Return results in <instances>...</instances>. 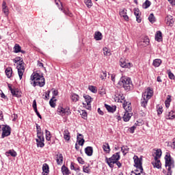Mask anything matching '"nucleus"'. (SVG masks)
Masks as SVG:
<instances>
[{"instance_id": "obj_1", "label": "nucleus", "mask_w": 175, "mask_h": 175, "mask_svg": "<svg viewBox=\"0 0 175 175\" xmlns=\"http://www.w3.org/2000/svg\"><path fill=\"white\" fill-rule=\"evenodd\" d=\"M118 85H120V87H123L126 91H131V90L133 88L132 80L127 77H122L118 81Z\"/></svg>"}, {"instance_id": "obj_2", "label": "nucleus", "mask_w": 175, "mask_h": 175, "mask_svg": "<svg viewBox=\"0 0 175 175\" xmlns=\"http://www.w3.org/2000/svg\"><path fill=\"white\" fill-rule=\"evenodd\" d=\"M31 80L33 81V87H36V85L44 87V77L39 75V73L33 72L31 76Z\"/></svg>"}, {"instance_id": "obj_3", "label": "nucleus", "mask_w": 175, "mask_h": 175, "mask_svg": "<svg viewBox=\"0 0 175 175\" xmlns=\"http://www.w3.org/2000/svg\"><path fill=\"white\" fill-rule=\"evenodd\" d=\"M165 167L167 170V175H172V169H174V160L172 158L170 153H167L165 156Z\"/></svg>"}, {"instance_id": "obj_4", "label": "nucleus", "mask_w": 175, "mask_h": 175, "mask_svg": "<svg viewBox=\"0 0 175 175\" xmlns=\"http://www.w3.org/2000/svg\"><path fill=\"white\" fill-rule=\"evenodd\" d=\"M120 152H118L113 154L111 157L108 158L107 157H105V162H107V165L113 169L114 167V164L117 161H120Z\"/></svg>"}, {"instance_id": "obj_5", "label": "nucleus", "mask_w": 175, "mask_h": 175, "mask_svg": "<svg viewBox=\"0 0 175 175\" xmlns=\"http://www.w3.org/2000/svg\"><path fill=\"white\" fill-rule=\"evenodd\" d=\"M15 59L18 62V66H17L18 74L20 80H21V79H23V75H24V72H25V68H24V61L23 60V58L20 57H17Z\"/></svg>"}, {"instance_id": "obj_6", "label": "nucleus", "mask_w": 175, "mask_h": 175, "mask_svg": "<svg viewBox=\"0 0 175 175\" xmlns=\"http://www.w3.org/2000/svg\"><path fill=\"white\" fill-rule=\"evenodd\" d=\"M123 108L124 109L126 113H124L122 117L124 122H128L131 120V113H129V111L132 110V107H131V103H123Z\"/></svg>"}, {"instance_id": "obj_7", "label": "nucleus", "mask_w": 175, "mask_h": 175, "mask_svg": "<svg viewBox=\"0 0 175 175\" xmlns=\"http://www.w3.org/2000/svg\"><path fill=\"white\" fill-rule=\"evenodd\" d=\"M114 100L115 102H118L119 103H122V102H124V103H126L127 102L125 101V97L124 96V94H122V92H120V91H117L116 92V94L114 96Z\"/></svg>"}, {"instance_id": "obj_8", "label": "nucleus", "mask_w": 175, "mask_h": 175, "mask_svg": "<svg viewBox=\"0 0 175 175\" xmlns=\"http://www.w3.org/2000/svg\"><path fill=\"white\" fill-rule=\"evenodd\" d=\"M2 134L1 137L4 139V137H8V136H10V133H12V129L8 125H3L2 127Z\"/></svg>"}, {"instance_id": "obj_9", "label": "nucleus", "mask_w": 175, "mask_h": 175, "mask_svg": "<svg viewBox=\"0 0 175 175\" xmlns=\"http://www.w3.org/2000/svg\"><path fill=\"white\" fill-rule=\"evenodd\" d=\"M8 88L12 95V96H15L16 98H21V92L18 88H12L10 84H8Z\"/></svg>"}, {"instance_id": "obj_10", "label": "nucleus", "mask_w": 175, "mask_h": 175, "mask_svg": "<svg viewBox=\"0 0 175 175\" xmlns=\"http://www.w3.org/2000/svg\"><path fill=\"white\" fill-rule=\"evenodd\" d=\"M119 62L121 68H125L129 69V68H132L133 66L131 62H128L127 59H125L124 58H121Z\"/></svg>"}, {"instance_id": "obj_11", "label": "nucleus", "mask_w": 175, "mask_h": 175, "mask_svg": "<svg viewBox=\"0 0 175 175\" xmlns=\"http://www.w3.org/2000/svg\"><path fill=\"white\" fill-rule=\"evenodd\" d=\"M135 166L137 169H139L141 172H143V166L142 165V159H139L137 156L133 157Z\"/></svg>"}, {"instance_id": "obj_12", "label": "nucleus", "mask_w": 175, "mask_h": 175, "mask_svg": "<svg viewBox=\"0 0 175 175\" xmlns=\"http://www.w3.org/2000/svg\"><path fill=\"white\" fill-rule=\"evenodd\" d=\"M152 90H151L150 88H148V89L142 94V96L150 100L151 99V96H152Z\"/></svg>"}, {"instance_id": "obj_13", "label": "nucleus", "mask_w": 175, "mask_h": 175, "mask_svg": "<svg viewBox=\"0 0 175 175\" xmlns=\"http://www.w3.org/2000/svg\"><path fill=\"white\" fill-rule=\"evenodd\" d=\"M57 114L59 116H65L66 114H69V111H66V109H64L62 105H59L57 110Z\"/></svg>"}, {"instance_id": "obj_14", "label": "nucleus", "mask_w": 175, "mask_h": 175, "mask_svg": "<svg viewBox=\"0 0 175 175\" xmlns=\"http://www.w3.org/2000/svg\"><path fill=\"white\" fill-rule=\"evenodd\" d=\"M77 142L79 146H84L85 140H84V136L82 134L77 133Z\"/></svg>"}, {"instance_id": "obj_15", "label": "nucleus", "mask_w": 175, "mask_h": 175, "mask_svg": "<svg viewBox=\"0 0 175 175\" xmlns=\"http://www.w3.org/2000/svg\"><path fill=\"white\" fill-rule=\"evenodd\" d=\"M148 44H150V39L148 38H144L138 42V46L141 47H146Z\"/></svg>"}, {"instance_id": "obj_16", "label": "nucleus", "mask_w": 175, "mask_h": 175, "mask_svg": "<svg viewBox=\"0 0 175 175\" xmlns=\"http://www.w3.org/2000/svg\"><path fill=\"white\" fill-rule=\"evenodd\" d=\"M152 165H153V167H157V169L162 168V164L161 163V160H159V159H154V161L152 162Z\"/></svg>"}, {"instance_id": "obj_17", "label": "nucleus", "mask_w": 175, "mask_h": 175, "mask_svg": "<svg viewBox=\"0 0 175 175\" xmlns=\"http://www.w3.org/2000/svg\"><path fill=\"white\" fill-rule=\"evenodd\" d=\"M126 9H123V10H121L120 11V17H123V18L126 21H128V20H129V16H128V15L126 14Z\"/></svg>"}, {"instance_id": "obj_18", "label": "nucleus", "mask_w": 175, "mask_h": 175, "mask_svg": "<svg viewBox=\"0 0 175 175\" xmlns=\"http://www.w3.org/2000/svg\"><path fill=\"white\" fill-rule=\"evenodd\" d=\"M105 107L109 113H114V111L117 110V107L116 105L110 106L107 104H105Z\"/></svg>"}, {"instance_id": "obj_19", "label": "nucleus", "mask_w": 175, "mask_h": 175, "mask_svg": "<svg viewBox=\"0 0 175 175\" xmlns=\"http://www.w3.org/2000/svg\"><path fill=\"white\" fill-rule=\"evenodd\" d=\"M85 152L88 157H92V154H94V148L92 146H88L85 148Z\"/></svg>"}, {"instance_id": "obj_20", "label": "nucleus", "mask_w": 175, "mask_h": 175, "mask_svg": "<svg viewBox=\"0 0 175 175\" xmlns=\"http://www.w3.org/2000/svg\"><path fill=\"white\" fill-rule=\"evenodd\" d=\"M134 10V14L136 16V20L137 23H142V18H140V12L139 10V8H135Z\"/></svg>"}, {"instance_id": "obj_21", "label": "nucleus", "mask_w": 175, "mask_h": 175, "mask_svg": "<svg viewBox=\"0 0 175 175\" xmlns=\"http://www.w3.org/2000/svg\"><path fill=\"white\" fill-rule=\"evenodd\" d=\"M148 100H149L148 98L142 96V98L141 99V106H142V107H144V109H146V107H147Z\"/></svg>"}, {"instance_id": "obj_22", "label": "nucleus", "mask_w": 175, "mask_h": 175, "mask_svg": "<svg viewBox=\"0 0 175 175\" xmlns=\"http://www.w3.org/2000/svg\"><path fill=\"white\" fill-rule=\"evenodd\" d=\"M166 120H173L175 118V112L173 111H170L165 115Z\"/></svg>"}, {"instance_id": "obj_23", "label": "nucleus", "mask_w": 175, "mask_h": 175, "mask_svg": "<svg viewBox=\"0 0 175 175\" xmlns=\"http://www.w3.org/2000/svg\"><path fill=\"white\" fill-rule=\"evenodd\" d=\"M2 10L4 12V14H5V16H8L9 15V8H8V6H6V1H3L2 3Z\"/></svg>"}, {"instance_id": "obj_24", "label": "nucleus", "mask_w": 175, "mask_h": 175, "mask_svg": "<svg viewBox=\"0 0 175 175\" xmlns=\"http://www.w3.org/2000/svg\"><path fill=\"white\" fill-rule=\"evenodd\" d=\"M62 173L63 175H69L70 174V171L68 167L65 166V165L62 167Z\"/></svg>"}, {"instance_id": "obj_25", "label": "nucleus", "mask_w": 175, "mask_h": 175, "mask_svg": "<svg viewBox=\"0 0 175 175\" xmlns=\"http://www.w3.org/2000/svg\"><path fill=\"white\" fill-rule=\"evenodd\" d=\"M64 139L67 142H69V140H70V133H69V130L68 129L64 130Z\"/></svg>"}, {"instance_id": "obj_26", "label": "nucleus", "mask_w": 175, "mask_h": 175, "mask_svg": "<svg viewBox=\"0 0 175 175\" xmlns=\"http://www.w3.org/2000/svg\"><path fill=\"white\" fill-rule=\"evenodd\" d=\"M162 32H161V31H157L155 34V40L157 42H162Z\"/></svg>"}, {"instance_id": "obj_27", "label": "nucleus", "mask_w": 175, "mask_h": 175, "mask_svg": "<svg viewBox=\"0 0 175 175\" xmlns=\"http://www.w3.org/2000/svg\"><path fill=\"white\" fill-rule=\"evenodd\" d=\"M103 38V36L102 35V33H100V31H96L94 33L95 40H102Z\"/></svg>"}, {"instance_id": "obj_28", "label": "nucleus", "mask_w": 175, "mask_h": 175, "mask_svg": "<svg viewBox=\"0 0 175 175\" xmlns=\"http://www.w3.org/2000/svg\"><path fill=\"white\" fill-rule=\"evenodd\" d=\"M5 75L8 79H10L12 77V75L13 73V70L11 67H8L5 69Z\"/></svg>"}, {"instance_id": "obj_29", "label": "nucleus", "mask_w": 175, "mask_h": 175, "mask_svg": "<svg viewBox=\"0 0 175 175\" xmlns=\"http://www.w3.org/2000/svg\"><path fill=\"white\" fill-rule=\"evenodd\" d=\"M56 161L57 165H62V162H64V156H62V154H57Z\"/></svg>"}, {"instance_id": "obj_30", "label": "nucleus", "mask_w": 175, "mask_h": 175, "mask_svg": "<svg viewBox=\"0 0 175 175\" xmlns=\"http://www.w3.org/2000/svg\"><path fill=\"white\" fill-rule=\"evenodd\" d=\"M154 154H155L154 159H159L161 157H162V150L161 149L156 150V152H154Z\"/></svg>"}, {"instance_id": "obj_31", "label": "nucleus", "mask_w": 175, "mask_h": 175, "mask_svg": "<svg viewBox=\"0 0 175 175\" xmlns=\"http://www.w3.org/2000/svg\"><path fill=\"white\" fill-rule=\"evenodd\" d=\"M166 21H167V25H170V27H172V25H173V23H174V21L173 20V16H167L166 18Z\"/></svg>"}, {"instance_id": "obj_32", "label": "nucleus", "mask_w": 175, "mask_h": 175, "mask_svg": "<svg viewBox=\"0 0 175 175\" xmlns=\"http://www.w3.org/2000/svg\"><path fill=\"white\" fill-rule=\"evenodd\" d=\"M161 64H162V60H161V59H155L153 61V66H155V68L160 66Z\"/></svg>"}, {"instance_id": "obj_33", "label": "nucleus", "mask_w": 175, "mask_h": 175, "mask_svg": "<svg viewBox=\"0 0 175 175\" xmlns=\"http://www.w3.org/2000/svg\"><path fill=\"white\" fill-rule=\"evenodd\" d=\"M42 171L44 172V173H46V174H47V173H49L50 172V167H49V164H47V163L43 164Z\"/></svg>"}, {"instance_id": "obj_34", "label": "nucleus", "mask_w": 175, "mask_h": 175, "mask_svg": "<svg viewBox=\"0 0 175 175\" xmlns=\"http://www.w3.org/2000/svg\"><path fill=\"white\" fill-rule=\"evenodd\" d=\"M172 102V96L170 95H168L167 96V99L165 101V107L168 108L170 106V103Z\"/></svg>"}, {"instance_id": "obj_35", "label": "nucleus", "mask_w": 175, "mask_h": 175, "mask_svg": "<svg viewBox=\"0 0 175 175\" xmlns=\"http://www.w3.org/2000/svg\"><path fill=\"white\" fill-rule=\"evenodd\" d=\"M36 142L37 143V147H40V148H43V147H44V141L36 139Z\"/></svg>"}, {"instance_id": "obj_36", "label": "nucleus", "mask_w": 175, "mask_h": 175, "mask_svg": "<svg viewBox=\"0 0 175 175\" xmlns=\"http://www.w3.org/2000/svg\"><path fill=\"white\" fill-rule=\"evenodd\" d=\"M103 148L104 151L107 152V154H109L110 152V146L107 143L103 146Z\"/></svg>"}, {"instance_id": "obj_37", "label": "nucleus", "mask_w": 175, "mask_h": 175, "mask_svg": "<svg viewBox=\"0 0 175 175\" xmlns=\"http://www.w3.org/2000/svg\"><path fill=\"white\" fill-rule=\"evenodd\" d=\"M70 98L73 102H77V100H79L80 97L77 94L73 93L71 94Z\"/></svg>"}, {"instance_id": "obj_38", "label": "nucleus", "mask_w": 175, "mask_h": 175, "mask_svg": "<svg viewBox=\"0 0 175 175\" xmlns=\"http://www.w3.org/2000/svg\"><path fill=\"white\" fill-rule=\"evenodd\" d=\"M21 51V46L18 44H16L14 46V53H20Z\"/></svg>"}, {"instance_id": "obj_39", "label": "nucleus", "mask_w": 175, "mask_h": 175, "mask_svg": "<svg viewBox=\"0 0 175 175\" xmlns=\"http://www.w3.org/2000/svg\"><path fill=\"white\" fill-rule=\"evenodd\" d=\"M103 51L104 55H107V56L111 55V53L110 52L109 49H107V47H104L103 49Z\"/></svg>"}, {"instance_id": "obj_40", "label": "nucleus", "mask_w": 175, "mask_h": 175, "mask_svg": "<svg viewBox=\"0 0 175 175\" xmlns=\"http://www.w3.org/2000/svg\"><path fill=\"white\" fill-rule=\"evenodd\" d=\"M150 6H151V1L146 0L144 3H143V8H144V9H148V8H150Z\"/></svg>"}, {"instance_id": "obj_41", "label": "nucleus", "mask_w": 175, "mask_h": 175, "mask_svg": "<svg viewBox=\"0 0 175 175\" xmlns=\"http://www.w3.org/2000/svg\"><path fill=\"white\" fill-rule=\"evenodd\" d=\"M6 154H10L11 157H17V152L14 150H10L8 152H6Z\"/></svg>"}, {"instance_id": "obj_42", "label": "nucleus", "mask_w": 175, "mask_h": 175, "mask_svg": "<svg viewBox=\"0 0 175 175\" xmlns=\"http://www.w3.org/2000/svg\"><path fill=\"white\" fill-rule=\"evenodd\" d=\"M121 151L124 155H126V154H128V151H129V148H128V146H122L121 148Z\"/></svg>"}, {"instance_id": "obj_43", "label": "nucleus", "mask_w": 175, "mask_h": 175, "mask_svg": "<svg viewBox=\"0 0 175 175\" xmlns=\"http://www.w3.org/2000/svg\"><path fill=\"white\" fill-rule=\"evenodd\" d=\"M46 133V140L50 142L51 140V133L48 130H45Z\"/></svg>"}, {"instance_id": "obj_44", "label": "nucleus", "mask_w": 175, "mask_h": 175, "mask_svg": "<svg viewBox=\"0 0 175 175\" xmlns=\"http://www.w3.org/2000/svg\"><path fill=\"white\" fill-rule=\"evenodd\" d=\"M83 98L86 102L85 103H91L92 102V98L90 95L84 96Z\"/></svg>"}, {"instance_id": "obj_45", "label": "nucleus", "mask_w": 175, "mask_h": 175, "mask_svg": "<svg viewBox=\"0 0 175 175\" xmlns=\"http://www.w3.org/2000/svg\"><path fill=\"white\" fill-rule=\"evenodd\" d=\"M55 100H57V99H55V97L54 96L50 100L49 105L51 107H55Z\"/></svg>"}, {"instance_id": "obj_46", "label": "nucleus", "mask_w": 175, "mask_h": 175, "mask_svg": "<svg viewBox=\"0 0 175 175\" xmlns=\"http://www.w3.org/2000/svg\"><path fill=\"white\" fill-rule=\"evenodd\" d=\"M148 20L150 23L152 24H154V22L155 21V16H154V14H150L148 16Z\"/></svg>"}, {"instance_id": "obj_47", "label": "nucleus", "mask_w": 175, "mask_h": 175, "mask_svg": "<svg viewBox=\"0 0 175 175\" xmlns=\"http://www.w3.org/2000/svg\"><path fill=\"white\" fill-rule=\"evenodd\" d=\"M89 90L91 91V92H93V94H96L98 92V90L96 89V87L94 85L89 86Z\"/></svg>"}, {"instance_id": "obj_48", "label": "nucleus", "mask_w": 175, "mask_h": 175, "mask_svg": "<svg viewBox=\"0 0 175 175\" xmlns=\"http://www.w3.org/2000/svg\"><path fill=\"white\" fill-rule=\"evenodd\" d=\"M85 4L88 8H91L92 6V1L91 0H84Z\"/></svg>"}, {"instance_id": "obj_49", "label": "nucleus", "mask_w": 175, "mask_h": 175, "mask_svg": "<svg viewBox=\"0 0 175 175\" xmlns=\"http://www.w3.org/2000/svg\"><path fill=\"white\" fill-rule=\"evenodd\" d=\"M167 73L169 79H170L171 80H174V74H173L172 72L170 71V70H167Z\"/></svg>"}, {"instance_id": "obj_50", "label": "nucleus", "mask_w": 175, "mask_h": 175, "mask_svg": "<svg viewBox=\"0 0 175 175\" xmlns=\"http://www.w3.org/2000/svg\"><path fill=\"white\" fill-rule=\"evenodd\" d=\"M83 170L84 173L90 174V172H91V169H90V166H83Z\"/></svg>"}, {"instance_id": "obj_51", "label": "nucleus", "mask_w": 175, "mask_h": 175, "mask_svg": "<svg viewBox=\"0 0 175 175\" xmlns=\"http://www.w3.org/2000/svg\"><path fill=\"white\" fill-rule=\"evenodd\" d=\"M49 96H50V91H48L47 92H45L44 94H43V99L47 100H49Z\"/></svg>"}, {"instance_id": "obj_52", "label": "nucleus", "mask_w": 175, "mask_h": 175, "mask_svg": "<svg viewBox=\"0 0 175 175\" xmlns=\"http://www.w3.org/2000/svg\"><path fill=\"white\" fill-rule=\"evenodd\" d=\"M83 107H85L88 110H91V103H83Z\"/></svg>"}, {"instance_id": "obj_53", "label": "nucleus", "mask_w": 175, "mask_h": 175, "mask_svg": "<svg viewBox=\"0 0 175 175\" xmlns=\"http://www.w3.org/2000/svg\"><path fill=\"white\" fill-rule=\"evenodd\" d=\"M81 116H82V118H83V120H87L88 114L85 111H82Z\"/></svg>"}, {"instance_id": "obj_54", "label": "nucleus", "mask_w": 175, "mask_h": 175, "mask_svg": "<svg viewBox=\"0 0 175 175\" xmlns=\"http://www.w3.org/2000/svg\"><path fill=\"white\" fill-rule=\"evenodd\" d=\"M102 73H103V75H100V79H101V80H103L105 79V77H106V76H107V73L106 72V71H103Z\"/></svg>"}, {"instance_id": "obj_55", "label": "nucleus", "mask_w": 175, "mask_h": 175, "mask_svg": "<svg viewBox=\"0 0 175 175\" xmlns=\"http://www.w3.org/2000/svg\"><path fill=\"white\" fill-rule=\"evenodd\" d=\"M77 161L79 163H81V165H84V160L81 157H78Z\"/></svg>"}, {"instance_id": "obj_56", "label": "nucleus", "mask_w": 175, "mask_h": 175, "mask_svg": "<svg viewBox=\"0 0 175 175\" xmlns=\"http://www.w3.org/2000/svg\"><path fill=\"white\" fill-rule=\"evenodd\" d=\"M34 111L36 113V115L38 116V118H40V120H42V115H40L39 111H38V108L34 109Z\"/></svg>"}, {"instance_id": "obj_57", "label": "nucleus", "mask_w": 175, "mask_h": 175, "mask_svg": "<svg viewBox=\"0 0 175 175\" xmlns=\"http://www.w3.org/2000/svg\"><path fill=\"white\" fill-rule=\"evenodd\" d=\"M163 111V110L162 109V107H159L157 109V114L159 116L161 114H162V112Z\"/></svg>"}, {"instance_id": "obj_58", "label": "nucleus", "mask_w": 175, "mask_h": 175, "mask_svg": "<svg viewBox=\"0 0 175 175\" xmlns=\"http://www.w3.org/2000/svg\"><path fill=\"white\" fill-rule=\"evenodd\" d=\"M136 129V126H133L130 128V133H135V130Z\"/></svg>"}, {"instance_id": "obj_59", "label": "nucleus", "mask_w": 175, "mask_h": 175, "mask_svg": "<svg viewBox=\"0 0 175 175\" xmlns=\"http://www.w3.org/2000/svg\"><path fill=\"white\" fill-rule=\"evenodd\" d=\"M33 110H35L36 109H38V107L36 105V100H34L33 101Z\"/></svg>"}, {"instance_id": "obj_60", "label": "nucleus", "mask_w": 175, "mask_h": 175, "mask_svg": "<svg viewBox=\"0 0 175 175\" xmlns=\"http://www.w3.org/2000/svg\"><path fill=\"white\" fill-rule=\"evenodd\" d=\"M1 97L5 99V100H8V97L3 94V92H1Z\"/></svg>"}, {"instance_id": "obj_61", "label": "nucleus", "mask_w": 175, "mask_h": 175, "mask_svg": "<svg viewBox=\"0 0 175 175\" xmlns=\"http://www.w3.org/2000/svg\"><path fill=\"white\" fill-rule=\"evenodd\" d=\"M36 131L37 132H42V129H40V126L38 125V124H36Z\"/></svg>"}, {"instance_id": "obj_62", "label": "nucleus", "mask_w": 175, "mask_h": 175, "mask_svg": "<svg viewBox=\"0 0 175 175\" xmlns=\"http://www.w3.org/2000/svg\"><path fill=\"white\" fill-rule=\"evenodd\" d=\"M38 140H42V142H44V136H37Z\"/></svg>"}, {"instance_id": "obj_63", "label": "nucleus", "mask_w": 175, "mask_h": 175, "mask_svg": "<svg viewBox=\"0 0 175 175\" xmlns=\"http://www.w3.org/2000/svg\"><path fill=\"white\" fill-rule=\"evenodd\" d=\"M115 163L117 165L118 167H121L122 164L120 161H117Z\"/></svg>"}, {"instance_id": "obj_64", "label": "nucleus", "mask_w": 175, "mask_h": 175, "mask_svg": "<svg viewBox=\"0 0 175 175\" xmlns=\"http://www.w3.org/2000/svg\"><path fill=\"white\" fill-rule=\"evenodd\" d=\"M37 136H43V133L42 131L37 132Z\"/></svg>"}]
</instances>
